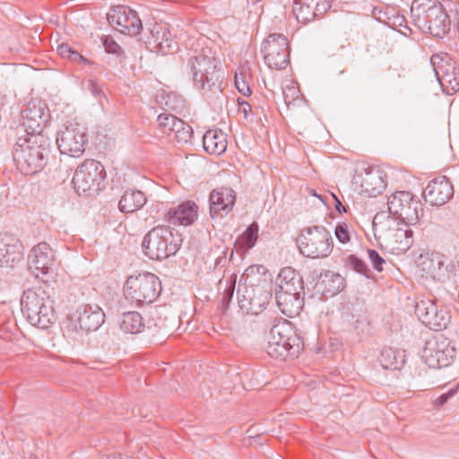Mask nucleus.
Wrapping results in <instances>:
<instances>
[{"label": "nucleus", "mask_w": 459, "mask_h": 459, "mask_svg": "<svg viewBox=\"0 0 459 459\" xmlns=\"http://www.w3.org/2000/svg\"><path fill=\"white\" fill-rule=\"evenodd\" d=\"M238 111L243 114L246 120H253L254 114L252 112L251 105L247 101L238 100Z\"/></svg>", "instance_id": "obj_48"}, {"label": "nucleus", "mask_w": 459, "mask_h": 459, "mask_svg": "<svg viewBox=\"0 0 459 459\" xmlns=\"http://www.w3.org/2000/svg\"><path fill=\"white\" fill-rule=\"evenodd\" d=\"M102 43L108 53L117 54L121 49L120 46L109 36H105Z\"/></svg>", "instance_id": "obj_47"}, {"label": "nucleus", "mask_w": 459, "mask_h": 459, "mask_svg": "<svg viewBox=\"0 0 459 459\" xmlns=\"http://www.w3.org/2000/svg\"><path fill=\"white\" fill-rule=\"evenodd\" d=\"M160 291V279L151 273L128 277L124 287L126 299L136 305L152 303L159 297Z\"/></svg>", "instance_id": "obj_7"}, {"label": "nucleus", "mask_w": 459, "mask_h": 459, "mask_svg": "<svg viewBox=\"0 0 459 459\" xmlns=\"http://www.w3.org/2000/svg\"><path fill=\"white\" fill-rule=\"evenodd\" d=\"M316 285L324 295L334 296L344 289L345 281L341 274L333 271H325L321 273Z\"/></svg>", "instance_id": "obj_29"}, {"label": "nucleus", "mask_w": 459, "mask_h": 459, "mask_svg": "<svg viewBox=\"0 0 459 459\" xmlns=\"http://www.w3.org/2000/svg\"><path fill=\"white\" fill-rule=\"evenodd\" d=\"M148 44L162 55L171 54L178 49L177 42L172 39L169 30L162 24H155L152 27Z\"/></svg>", "instance_id": "obj_25"}, {"label": "nucleus", "mask_w": 459, "mask_h": 459, "mask_svg": "<svg viewBox=\"0 0 459 459\" xmlns=\"http://www.w3.org/2000/svg\"><path fill=\"white\" fill-rule=\"evenodd\" d=\"M72 320L75 322L82 331H96L104 323L105 314L97 305H82L77 307L76 311L72 316Z\"/></svg>", "instance_id": "obj_22"}, {"label": "nucleus", "mask_w": 459, "mask_h": 459, "mask_svg": "<svg viewBox=\"0 0 459 459\" xmlns=\"http://www.w3.org/2000/svg\"><path fill=\"white\" fill-rule=\"evenodd\" d=\"M396 22L399 26H403V23L405 22V18L403 16H398L396 17Z\"/></svg>", "instance_id": "obj_55"}, {"label": "nucleus", "mask_w": 459, "mask_h": 459, "mask_svg": "<svg viewBox=\"0 0 459 459\" xmlns=\"http://www.w3.org/2000/svg\"><path fill=\"white\" fill-rule=\"evenodd\" d=\"M21 309L28 322L41 329L55 322L54 300L42 288L25 290L21 299Z\"/></svg>", "instance_id": "obj_2"}, {"label": "nucleus", "mask_w": 459, "mask_h": 459, "mask_svg": "<svg viewBox=\"0 0 459 459\" xmlns=\"http://www.w3.org/2000/svg\"><path fill=\"white\" fill-rule=\"evenodd\" d=\"M237 298L241 309L257 315L268 304L271 294L262 286L245 283L238 285Z\"/></svg>", "instance_id": "obj_14"}, {"label": "nucleus", "mask_w": 459, "mask_h": 459, "mask_svg": "<svg viewBox=\"0 0 459 459\" xmlns=\"http://www.w3.org/2000/svg\"><path fill=\"white\" fill-rule=\"evenodd\" d=\"M368 253L373 267L377 271L381 272L383 270L382 264L385 263V260L380 256L378 252L374 249H369Z\"/></svg>", "instance_id": "obj_46"}, {"label": "nucleus", "mask_w": 459, "mask_h": 459, "mask_svg": "<svg viewBox=\"0 0 459 459\" xmlns=\"http://www.w3.org/2000/svg\"><path fill=\"white\" fill-rule=\"evenodd\" d=\"M88 143L86 128L79 124H71L57 132L56 144L62 154L80 157Z\"/></svg>", "instance_id": "obj_13"}, {"label": "nucleus", "mask_w": 459, "mask_h": 459, "mask_svg": "<svg viewBox=\"0 0 459 459\" xmlns=\"http://www.w3.org/2000/svg\"><path fill=\"white\" fill-rule=\"evenodd\" d=\"M448 5L453 16L451 23L453 22L459 31V4L449 3Z\"/></svg>", "instance_id": "obj_49"}, {"label": "nucleus", "mask_w": 459, "mask_h": 459, "mask_svg": "<svg viewBox=\"0 0 459 459\" xmlns=\"http://www.w3.org/2000/svg\"><path fill=\"white\" fill-rule=\"evenodd\" d=\"M274 290H285V287L292 289H303L302 279L291 267L282 268L275 281Z\"/></svg>", "instance_id": "obj_35"}, {"label": "nucleus", "mask_w": 459, "mask_h": 459, "mask_svg": "<svg viewBox=\"0 0 459 459\" xmlns=\"http://www.w3.org/2000/svg\"><path fill=\"white\" fill-rule=\"evenodd\" d=\"M29 264L36 274H48L54 267L56 256L54 250L46 242H40L31 248L29 254Z\"/></svg>", "instance_id": "obj_19"}, {"label": "nucleus", "mask_w": 459, "mask_h": 459, "mask_svg": "<svg viewBox=\"0 0 459 459\" xmlns=\"http://www.w3.org/2000/svg\"><path fill=\"white\" fill-rule=\"evenodd\" d=\"M426 202L433 206H440L446 204L454 195V187L449 179L438 177L431 180L423 192Z\"/></svg>", "instance_id": "obj_21"}, {"label": "nucleus", "mask_w": 459, "mask_h": 459, "mask_svg": "<svg viewBox=\"0 0 459 459\" xmlns=\"http://www.w3.org/2000/svg\"><path fill=\"white\" fill-rule=\"evenodd\" d=\"M195 86L207 95L221 92L222 72L217 68L216 60L204 51L192 56L188 62Z\"/></svg>", "instance_id": "obj_5"}, {"label": "nucleus", "mask_w": 459, "mask_h": 459, "mask_svg": "<svg viewBox=\"0 0 459 459\" xmlns=\"http://www.w3.org/2000/svg\"><path fill=\"white\" fill-rule=\"evenodd\" d=\"M260 268H262V269H263L264 267L250 266V267H248V268L247 269V273H254V272H255V270H256L257 272H259V269H260Z\"/></svg>", "instance_id": "obj_56"}, {"label": "nucleus", "mask_w": 459, "mask_h": 459, "mask_svg": "<svg viewBox=\"0 0 459 459\" xmlns=\"http://www.w3.org/2000/svg\"><path fill=\"white\" fill-rule=\"evenodd\" d=\"M198 206L195 202L186 201L168 212V221L173 225H190L197 218Z\"/></svg>", "instance_id": "obj_28"}, {"label": "nucleus", "mask_w": 459, "mask_h": 459, "mask_svg": "<svg viewBox=\"0 0 459 459\" xmlns=\"http://www.w3.org/2000/svg\"><path fill=\"white\" fill-rule=\"evenodd\" d=\"M301 346V340L291 325L287 320H283L271 327L265 350L272 358L286 359L288 357H297Z\"/></svg>", "instance_id": "obj_4"}, {"label": "nucleus", "mask_w": 459, "mask_h": 459, "mask_svg": "<svg viewBox=\"0 0 459 459\" xmlns=\"http://www.w3.org/2000/svg\"><path fill=\"white\" fill-rule=\"evenodd\" d=\"M105 175L104 167L100 161L86 160L76 169L72 182L79 195H91L100 190Z\"/></svg>", "instance_id": "obj_10"}, {"label": "nucleus", "mask_w": 459, "mask_h": 459, "mask_svg": "<svg viewBox=\"0 0 459 459\" xmlns=\"http://www.w3.org/2000/svg\"><path fill=\"white\" fill-rule=\"evenodd\" d=\"M333 197L335 201V209L340 212L342 213V212H346V209L345 207L342 205V202L336 197V195H333Z\"/></svg>", "instance_id": "obj_52"}, {"label": "nucleus", "mask_w": 459, "mask_h": 459, "mask_svg": "<svg viewBox=\"0 0 459 459\" xmlns=\"http://www.w3.org/2000/svg\"><path fill=\"white\" fill-rule=\"evenodd\" d=\"M221 262H226V256L225 255H221L219 256L216 261H215V265H219Z\"/></svg>", "instance_id": "obj_54"}, {"label": "nucleus", "mask_w": 459, "mask_h": 459, "mask_svg": "<svg viewBox=\"0 0 459 459\" xmlns=\"http://www.w3.org/2000/svg\"><path fill=\"white\" fill-rule=\"evenodd\" d=\"M261 51L265 64L272 69H284L290 63L289 42L283 34H270L263 42Z\"/></svg>", "instance_id": "obj_12"}, {"label": "nucleus", "mask_w": 459, "mask_h": 459, "mask_svg": "<svg viewBox=\"0 0 459 459\" xmlns=\"http://www.w3.org/2000/svg\"><path fill=\"white\" fill-rule=\"evenodd\" d=\"M455 356V347L442 333H437L428 339L421 352V359L430 368L449 366Z\"/></svg>", "instance_id": "obj_11"}, {"label": "nucleus", "mask_w": 459, "mask_h": 459, "mask_svg": "<svg viewBox=\"0 0 459 459\" xmlns=\"http://www.w3.org/2000/svg\"><path fill=\"white\" fill-rule=\"evenodd\" d=\"M415 313L422 324L434 331L446 329L450 323L451 317L446 308L438 307L430 299L418 302Z\"/></svg>", "instance_id": "obj_16"}, {"label": "nucleus", "mask_w": 459, "mask_h": 459, "mask_svg": "<svg viewBox=\"0 0 459 459\" xmlns=\"http://www.w3.org/2000/svg\"><path fill=\"white\" fill-rule=\"evenodd\" d=\"M88 89L91 91L93 96L99 98L103 95V91L101 88L98 85V83L93 80L88 81Z\"/></svg>", "instance_id": "obj_51"}, {"label": "nucleus", "mask_w": 459, "mask_h": 459, "mask_svg": "<svg viewBox=\"0 0 459 459\" xmlns=\"http://www.w3.org/2000/svg\"><path fill=\"white\" fill-rule=\"evenodd\" d=\"M258 231L259 226L256 222L250 224L243 234L237 238L235 247L243 252L251 249L257 241Z\"/></svg>", "instance_id": "obj_37"}, {"label": "nucleus", "mask_w": 459, "mask_h": 459, "mask_svg": "<svg viewBox=\"0 0 459 459\" xmlns=\"http://www.w3.org/2000/svg\"><path fill=\"white\" fill-rule=\"evenodd\" d=\"M181 243L182 239L177 231L168 226H158L144 236L142 248L150 259L163 260L174 255Z\"/></svg>", "instance_id": "obj_6"}, {"label": "nucleus", "mask_w": 459, "mask_h": 459, "mask_svg": "<svg viewBox=\"0 0 459 459\" xmlns=\"http://www.w3.org/2000/svg\"><path fill=\"white\" fill-rule=\"evenodd\" d=\"M347 264L351 269L360 274L368 276L370 272L365 262L354 255H349L347 258Z\"/></svg>", "instance_id": "obj_43"}, {"label": "nucleus", "mask_w": 459, "mask_h": 459, "mask_svg": "<svg viewBox=\"0 0 459 459\" xmlns=\"http://www.w3.org/2000/svg\"><path fill=\"white\" fill-rule=\"evenodd\" d=\"M318 0H294L293 13L299 22L306 24L318 15Z\"/></svg>", "instance_id": "obj_31"}, {"label": "nucleus", "mask_w": 459, "mask_h": 459, "mask_svg": "<svg viewBox=\"0 0 459 459\" xmlns=\"http://www.w3.org/2000/svg\"><path fill=\"white\" fill-rule=\"evenodd\" d=\"M411 225L398 221L385 212L377 213L373 220V230L376 238L382 247L392 253H404L413 243Z\"/></svg>", "instance_id": "obj_1"}, {"label": "nucleus", "mask_w": 459, "mask_h": 459, "mask_svg": "<svg viewBox=\"0 0 459 459\" xmlns=\"http://www.w3.org/2000/svg\"><path fill=\"white\" fill-rule=\"evenodd\" d=\"M178 120V117L168 113H161L157 117L159 127L164 134H168V136H171V132L173 131L176 121Z\"/></svg>", "instance_id": "obj_40"}, {"label": "nucleus", "mask_w": 459, "mask_h": 459, "mask_svg": "<svg viewBox=\"0 0 459 459\" xmlns=\"http://www.w3.org/2000/svg\"><path fill=\"white\" fill-rule=\"evenodd\" d=\"M21 258L20 241L10 235L0 236V267L12 268Z\"/></svg>", "instance_id": "obj_27"}, {"label": "nucleus", "mask_w": 459, "mask_h": 459, "mask_svg": "<svg viewBox=\"0 0 459 459\" xmlns=\"http://www.w3.org/2000/svg\"><path fill=\"white\" fill-rule=\"evenodd\" d=\"M389 72L390 74L394 76V77H397V78H400L402 75H401V71L399 68H390L389 69Z\"/></svg>", "instance_id": "obj_53"}, {"label": "nucleus", "mask_w": 459, "mask_h": 459, "mask_svg": "<svg viewBox=\"0 0 459 459\" xmlns=\"http://www.w3.org/2000/svg\"><path fill=\"white\" fill-rule=\"evenodd\" d=\"M145 195L140 190H126L118 203V208L122 212H134L141 209L146 204Z\"/></svg>", "instance_id": "obj_32"}, {"label": "nucleus", "mask_w": 459, "mask_h": 459, "mask_svg": "<svg viewBox=\"0 0 459 459\" xmlns=\"http://www.w3.org/2000/svg\"><path fill=\"white\" fill-rule=\"evenodd\" d=\"M247 77V73L245 70H241L235 74L236 88L244 96H247L251 93Z\"/></svg>", "instance_id": "obj_42"}, {"label": "nucleus", "mask_w": 459, "mask_h": 459, "mask_svg": "<svg viewBox=\"0 0 459 459\" xmlns=\"http://www.w3.org/2000/svg\"><path fill=\"white\" fill-rule=\"evenodd\" d=\"M108 21L120 33L135 36L142 30V22L137 13L132 9L118 5L108 13Z\"/></svg>", "instance_id": "obj_17"}, {"label": "nucleus", "mask_w": 459, "mask_h": 459, "mask_svg": "<svg viewBox=\"0 0 459 459\" xmlns=\"http://www.w3.org/2000/svg\"><path fill=\"white\" fill-rule=\"evenodd\" d=\"M57 53L64 58H67L75 63L90 64V61L80 53L73 49L67 44H62L57 48Z\"/></svg>", "instance_id": "obj_39"}, {"label": "nucleus", "mask_w": 459, "mask_h": 459, "mask_svg": "<svg viewBox=\"0 0 459 459\" xmlns=\"http://www.w3.org/2000/svg\"><path fill=\"white\" fill-rule=\"evenodd\" d=\"M210 213L212 218L223 217L233 208L236 201L235 191L230 187H220L210 194Z\"/></svg>", "instance_id": "obj_24"}, {"label": "nucleus", "mask_w": 459, "mask_h": 459, "mask_svg": "<svg viewBox=\"0 0 459 459\" xmlns=\"http://www.w3.org/2000/svg\"><path fill=\"white\" fill-rule=\"evenodd\" d=\"M435 75L443 91L452 95L459 91V76L455 72V67L450 62L447 54H435L430 59Z\"/></svg>", "instance_id": "obj_15"}, {"label": "nucleus", "mask_w": 459, "mask_h": 459, "mask_svg": "<svg viewBox=\"0 0 459 459\" xmlns=\"http://www.w3.org/2000/svg\"><path fill=\"white\" fill-rule=\"evenodd\" d=\"M203 145L208 153L221 155L227 149V135L221 130L210 129L203 136Z\"/></svg>", "instance_id": "obj_30"}, {"label": "nucleus", "mask_w": 459, "mask_h": 459, "mask_svg": "<svg viewBox=\"0 0 459 459\" xmlns=\"http://www.w3.org/2000/svg\"><path fill=\"white\" fill-rule=\"evenodd\" d=\"M335 237L341 243H347L350 241V233L347 224H338L335 228Z\"/></svg>", "instance_id": "obj_44"}, {"label": "nucleus", "mask_w": 459, "mask_h": 459, "mask_svg": "<svg viewBox=\"0 0 459 459\" xmlns=\"http://www.w3.org/2000/svg\"><path fill=\"white\" fill-rule=\"evenodd\" d=\"M388 216L409 225H416L424 211L420 200L408 191H396L387 199Z\"/></svg>", "instance_id": "obj_8"}, {"label": "nucleus", "mask_w": 459, "mask_h": 459, "mask_svg": "<svg viewBox=\"0 0 459 459\" xmlns=\"http://www.w3.org/2000/svg\"><path fill=\"white\" fill-rule=\"evenodd\" d=\"M119 326L126 333H138L144 327L143 316L136 311L124 312L119 321Z\"/></svg>", "instance_id": "obj_36"}, {"label": "nucleus", "mask_w": 459, "mask_h": 459, "mask_svg": "<svg viewBox=\"0 0 459 459\" xmlns=\"http://www.w3.org/2000/svg\"><path fill=\"white\" fill-rule=\"evenodd\" d=\"M193 136L192 127L182 119L178 118L171 132L170 138L176 140L179 143H186L191 141Z\"/></svg>", "instance_id": "obj_38"}, {"label": "nucleus", "mask_w": 459, "mask_h": 459, "mask_svg": "<svg viewBox=\"0 0 459 459\" xmlns=\"http://www.w3.org/2000/svg\"><path fill=\"white\" fill-rule=\"evenodd\" d=\"M438 3L437 0H413L411 5V13L414 24L419 28L426 27L428 15Z\"/></svg>", "instance_id": "obj_33"}, {"label": "nucleus", "mask_w": 459, "mask_h": 459, "mask_svg": "<svg viewBox=\"0 0 459 459\" xmlns=\"http://www.w3.org/2000/svg\"><path fill=\"white\" fill-rule=\"evenodd\" d=\"M39 135L26 134L17 139L13 149V159L22 174H35L47 163V151L38 142Z\"/></svg>", "instance_id": "obj_3"}, {"label": "nucleus", "mask_w": 459, "mask_h": 459, "mask_svg": "<svg viewBox=\"0 0 459 459\" xmlns=\"http://www.w3.org/2000/svg\"><path fill=\"white\" fill-rule=\"evenodd\" d=\"M301 290L288 286L285 290H274L276 303L282 314L289 317H294L299 314L304 304V299L300 296Z\"/></svg>", "instance_id": "obj_23"}, {"label": "nucleus", "mask_w": 459, "mask_h": 459, "mask_svg": "<svg viewBox=\"0 0 459 459\" xmlns=\"http://www.w3.org/2000/svg\"><path fill=\"white\" fill-rule=\"evenodd\" d=\"M426 26L435 37L443 38L450 30L451 20L445 6L439 2L426 19Z\"/></svg>", "instance_id": "obj_26"}, {"label": "nucleus", "mask_w": 459, "mask_h": 459, "mask_svg": "<svg viewBox=\"0 0 459 459\" xmlns=\"http://www.w3.org/2000/svg\"><path fill=\"white\" fill-rule=\"evenodd\" d=\"M49 117L46 103L40 100H31L22 111L24 131L28 134H36L41 132Z\"/></svg>", "instance_id": "obj_18"}, {"label": "nucleus", "mask_w": 459, "mask_h": 459, "mask_svg": "<svg viewBox=\"0 0 459 459\" xmlns=\"http://www.w3.org/2000/svg\"><path fill=\"white\" fill-rule=\"evenodd\" d=\"M455 394V389H450L445 394H442L435 400V404L437 406L444 405L454 394Z\"/></svg>", "instance_id": "obj_50"}, {"label": "nucleus", "mask_w": 459, "mask_h": 459, "mask_svg": "<svg viewBox=\"0 0 459 459\" xmlns=\"http://www.w3.org/2000/svg\"><path fill=\"white\" fill-rule=\"evenodd\" d=\"M378 359L384 368L396 370L403 366L405 355L403 351L385 347L381 351Z\"/></svg>", "instance_id": "obj_34"}, {"label": "nucleus", "mask_w": 459, "mask_h": 459, "mask_svg": "<svg viewBox=\"0 0 459 459\" xmlns=\"http://www.w3.org/2000/svg\"><path fill=\"white\" fill-rule=\"evenodd\" d=\"M234 290H235V280L234 281H232V280L227 281L224 290L221 293V300H220V304H219V308L222 312H225L229 308L230 303L233 294H234Z\"/></svg>", "instance_id": "obj_41"}, {"label": "nucleus", "mask_w": 459, "mask_h": 459, "mask_svg": "<svg viewBox=\"0 0 459 459\" xmlns=\"http://www.w3.org/2000/svg\"><path fill=\"white\" fill-rule=\"evenodd\" d=\"M430 267L429 268V273L432 274L434 277H436L437 274V271H440L442 267L444 266V262L438 255H432V257L429 260Z\"/></svg>", "instance_id": "obj_45"}, {"label": "nucleus", "mask_w": 459, "mask_h": 459, "mask_svg": "<svg viewBox=\"0 0 459 459\" xmlns=\"http://www.w3.org/2000/svg\"><path fill=\"white\" fill-rule=\"evenodd\" d=\"M298 245L300 253L307 257H326L333 250V238L323 226L309 227L299 235Z\"/></svg>", "instance_id": "obj_9"}, {"label": "nucleus", "mask_w": 459, "mask_h": 459, "mask_svg": "<svg viewBox=\"0 0 459 459\" xmlns=\"http://www.w3.org/2000/svg\"><path fill=\"white\" fill-rule=\"evenodd\" d=\"M356 184H359L360 190L369 197L380 195L386 187L385 175L378 168L364 169L355 178Z\"/></svg>", "instance_id": "obj_20"}]
</instances>
